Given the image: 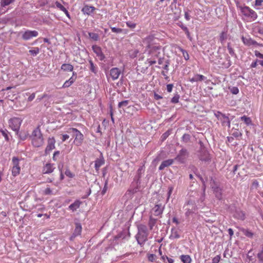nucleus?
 <instances>
[{"instance_id":"nucleus-1","label":"nucleus","mask_w":263,"mask_h":263,"mask_svg":"<svg viewBox=\"0 0 263 263\" xmlns=\"http://www.w3.org/2000/svg\"><path fill=\"white\" fill-rule=\"evenodd\" d=\"M138 232L136 236L138 243L142 246L147 240L148 230L146 226L140 224L138 227Z\"/></svg>"},{"instance_id":"nucleus-2","label":"nucleus","mask_w":263,"mask_h":263,"mask_svg":"<svg viewBox=\"0 0 263 263\" xmlns=\"http://www.w3.org/2000/svg\"><path fill=\"white\" fill-rule=\"evenodd\" d=\"M32 143L34 147H39L43 145L44 139L39 127L35 128L31 135Z\"/></svg>"},{"instance_id":"nucleus-3","label":"nucleus","mask_w":263,"mask_h":263,"mask_svg":"<svg viewBox=\"0 0 263 263\" xmlns=\"http://www.w3.org/2000/svg\"><path fill=\"white\" fill-rule=\"evenodd\" d=\"M236 6L237 8L240 9L242 15L247 18L254 21L257 18L256 12L248 6H245L242 7L239 5L238 2L236 3Z\"/></svg>"},{"instance_id":"nucleus-4","label":"nucleus","mask_w":263,"mask_h":263,"mask_svg":"<svg viewBox=\"0 0 263 263\" xmlns=\"http://www.w3.org/2000/svg\"><path fill=\"white\" fill-rule=\"evenodd\" d=\"M67 133H72V136L74 138V143L77 146H80L83 141L84 136L78 129L75 128H70Z\"/></svg>"},{"instance_id":"nucleus-5","label":"nucleus","mask_w":263,"mask_h":263,"mask_svg":"<svg viewBox=\"0 0 263 263\" xmlns=\"http://www.w3.org/2000/svg\"><path fill=\"white\" fill-rule=\"evenodd\" d=\"M145 171V168L144 165L140 166L139 169L137 171V175L136 177L137 178V180H139L140 178L141 177L142 174H143L144 173ZM136 186L133 188L132 186H130V189H128V190L127 191L126 194L129 195V194H134L135 193H136L139 189L138 187V182L136 183Z\"/></svg>"},{"instance_id":"nucleus-6","label":"nucleus","mask_w":263,"mask_h":263,"mask_svg":"<svg viewBox=\"0 0 263 263\" xmlns=\"http://www.w3.org/2000/svg\"><path fill=\"white\" fill-rule=\"evenodd\" d=\"M12 175L14 177L18 176L21 172L20 160L17 157H13L12 159Z\"/></svg>"},{"instance_id":"nucleus-7","label":"nucleus","mask_w":263,"mask_h":263,"mask_svg":"<svg viewBox=\"0 0 263 263\" xmlns=\"http://www.w3.org/2000/svg\"><path fill=\"white\" fill-rule=\"evenodd\" d=\"M149 49V54L152 58L154 59L159 57L161 51V46L157 45H149L148 46Z\"/></svg>"},{"instance_id":"nucleus-8","label":"nucleus","mask_w":263,"mask_h":263,"mask_svg":"<svg viewBox=\"0 0 263 263\" xmlns=\"http://www.w3.org/2000/svg\"><path fill=\"white\" fill-rule=\"evenodd\" d=\"M22 122V120L20 118L14 117L9 121L10 128L15 132L19 130Z\"/></svg>"},{"instance_id":"nucleus-9","label":"nucleus","mask_w":263,"mask_h":263,"mask_svg":"<svg viewBox=\"0 0 263 263\" xmlns=\"http://www.w3.org/2000/svg\"><path fill=\"white\" fill-rule=\"evenodd\" d=\"M185 208V215L186 216H189L191 214L193 213L197 209L196 205L195 202L192 200H189L186 204L184 205Z\"/></svg>"},{"instance_id":"nucleus-10","label":"nucleus","mask_w":263,"mask_h":263,"mask_svg":"<svg viewBox=\"0 0 263 263\" xmlns=\"http://www.w3.org/2000/svg\"><path fill=\"white\" fill-rule=\"evenodd\" d=\"M164 209V205L161 203L157 202L151 210V213L152 215L159 216L163 213Z\"/></svg>"},{"instance_id":"nucleus-11","label":"nucleus","mask_w":263,"mask_h":263,"mask_svg":"<svg viewBox=\"0 0 263 263\" xmlns=\"http://www.w3.org/2000/svg\"><path fill=\"white\" fill-rule=\"evenodd\" d=\"M38 32L35 30H27L22 34V38L24 40H29L33 37H36L38 35Z\"/></svg>"},{"instance_id":"nucleus-12","label":"nucleus","mask_w":263,"mask_h":263,"mask_svg":"<svg viewBox=\"0 0 263 263\" xmlns=\"http://www.w3.org/2000/svg\"><path fill=\"white\" fill-rule=\"evenodd\" d=\"M93 52L96 54L97 56L100 61H103L105 59V55L102 51L101 48L97 45H93L92 47Z\"/></svg>"},{"instance_id":"nucleus-13","label":"nucleus","mask_w":263,"mask_h":263,"mask_svg":"<svg viewBox=\"0 0 263 263\" xmlns=\"http://www.w3.org/2000/svg\"><path fill=\"white\" fill-rule=\"evenodd\" d=\"M186 155V150L185 149H182L180 151L178 155L175 158V160L178 161L180 163H183L185 159Z\"/></svg>"},{"instance_id":"nucleus-14","label":"nucleus","mask_w":263,"mask_h":263,"mask_svg":"<svg viewBox=\"0 0 263 263\" xmlns=\"http://www.w3.org/2000/svg\"><path fill=\"white\" fill-rule=\"evenodd\" d=\"M55 167L53 164L47 163L43 167L42 173L43 174H50L53 172Z\"/></svg>"},{"instance_id":"nucleus-15","label":"nucleus","mask_w":263,"mask_h":263,"mask_svg":"<svg viewBox=\"0 0 263 263\" xmlns=\"http://www.w3.org/2000/svg\"><path fill=\"white\" fill-rule=\"evenodd\" d=\"M121 74V70L118 68H112L110 70V76L112 80L118 79Z\"/></svg>"},{"instance_id":"nucleus-16","label":"nucleus","mask_w":263,"mask_h":263,"mask_svg":"<svg viewBox=\"0 0 263 263\" xmlns=\"http://www.w3.org/2000/svg\"><path fill=\"white\" fill-rule=\"evenodd\" d=\"M205 80H206V77L205 76L200 74H195L192 78L190 79V81L191 83H194L195 82H201Z\"/></svg>"},{"instance_id":"nucleus-17","label":"nucleus","mask_w":263,"mask_h":263,"mask_svg":"<svg viewBox=\"0 0 263 263\" xmlns=\"http://www.w3.org/2000/svg\"><path fill=\"white\" fill-rule=\"evenodd\" d=\"M81 204L82 202L80 200H77L68 206V209L74 212L80 208Z\"/></svg>"},{"instance_id":"nucleus-18","label":"nucleus","mask_w":263,"mask_h":263,"mask_svg":"<svg viewBox=\"0 0 263 263\" xmlns=\"http://www.w3.org/2000/svg\"><path fill=\"white\" fill-rule=\"evenodd\" d=\"M95 10V8L93 6H88L85 5L82 9V12L84 14L90 15Z\"/></svg>"},{"instance_id":"nucleus-19","label":"nucleus","mask_w":263,"mask_h":263,"mask_svg":"<svg viewBox=\"0 0 263 263\" xmlns=\"http://www.w3.org/2000/svg\"><path fill=\"white\" fill-rule=\"evenodd\" d=\"M55 139L54 138H49L48 140V144L46 148V151H51L55 148Z\"/></svg>"},{"instance_id":"nucleus-20","label":"nucleus","mask_w":263,"mask_h":263,"mask_svg":"<svg viewBox=\"0 0 263 263\" xmlns=\"http://www.w3.org/2000/svg\"><path fill=\"white\" fill-rule=\"evenodd\" d=\"M233 217L237 219L242 220L245 218V215L242 211L236 210L233 214Z\"/></svg>"},{"instance_id":"nucleus-21","label":"nucleus","mask_w":263,"mask_h":263,"mask_svg":"<svg viewBox=\"0 0 263 263\" xmlns=\"http://www.w3.org/2000/svg\"><path fill=\"white\" fill-rule=\"evenodd\" d=\"M174 162L173 159H168L165 161H163L161 165L159 167V170L161 171L163 170L165 167H167L173 164Z\"/></svg>"},{"instance_id":"nucleus-22","label":"nucleus","mask_w":263,"mask_h":263,"mask_svg":"<svg viewBox=\"0 0 263 263\" xmlns=\"http://www.w3.org/2000/svg\"><path fill=\"white\" fill-rule=\"evenodd\" d=\"M242 41L245 45L248 46L256 45L257 44L255 41L252 40L250 37H242Z\"/></svg>"},{"instance_id":"nucleus-23","label":"nucleus","mask_w":263,"mask_h":263,"mask_svg":"<svg viewBox=\"0 0 263 263\" xmlns=\"http://www.w3.org/2000/svg\"><path fill=\"white\" fill-rule=\"evenodd\" d=\"M16 134L18 136L19 138L23 141L25 140L29 135V134L27 132H19V130L16 132Z\"/></svg>"},{"instance_id":"nucleus-24","label":"nucleus","mask_w":263,"mask_h":263,"mask_svg":"<svg viewBox=\"0 0 263 263\" xmlns=\"http://www.w3.org/2000/svg\"><path fill=\"white\" fill-rule=\"evenodd\" d=\"M104 163V160L103 158H97L95 161V167L97 171H98L100 167Z\"/></svg>"},{"instance_id":"nucleus-25","label":"nucleus","mask_w":263,"mask_h":263,"mask_svg":"<svg viewBox=\"0 0 263 263\" xmlns=\"http://www.w3.org/2000/svg\"><path fill=\"white\" fill-rule=\"evenodd\" d=\"M61 68L65 71H72L73 69V66L70 64H63L62 65Z\"/></svg>"},{"instance_id":"nucleus-26","label":"nucleus","mask_w":263,"mask_h":263,"mask_svg":"<svg viewBox=\"0 0 263 263\" xmlns=\"http://www.w3.org/2000/svg\"><path fill=\"white\" fill-rule=\"evenodd\" d=\"M170 238L171 239H177L180 238L179 232L175 228H172Z\"/></svg>"},{"instance_id":"nucleus-27","label":"nucleus","mask_w":263,"mask_h":263,"mask_svg":"<svg viewBox=\"0 0 263 263\" xmlns=\"http://www.w3.org/2000/svg\"><path fill=\"white\" fill-rule=\"evenodd\" d=\"M214 192L215 194L216 197L218 199H221L222 198L221 189L219 187H213Z\"/></svg>"},{"instance_id":"nucleus-28","label":"nucleus","mask_w":263,"mask_h":263,"mask_svg":"<svg viewBox=\"0 0 263 263\" xmlns=\"http://www.w3.org/2000/svg\"><path fill=\"white\" fill-rule=\"evenodd\" d=\"M180 259L183 263H191L192 258L189 255H182Z\"/></svg>"},{"instance_id":"nucleus-29","label":"nucleus","mask_w":263,"mask_h":263,"mask_svg":"<svg viewBox=\"0 0 263 263\" xmlns=\"http://www.w3.org/2000/svg\"><path fill=\"white\" fill-rule=\"evenodd\" d=\"M82 231V227L80 223H77L76 224V228L74 229L73 235L74 236H78L81 234Z\"/></svg>"},{"instance_id":"nucleus-30","label":"nucleus","mask_w":263,"mask_h":263,"mask_svg":"<svg viewBox=\"0 0 263 263\" xmlns=\"http://www.w3.org/2000/svg\"><path fill=\"white\" fill-rule=\"evenodd\" d=\"M241 232L247 237L249 238H252L254 234L248 229L242 228L240 229Z\"/></svg>"},{"instance_id":"nucleus-31","label":"nucleus","mask_w":263,"mask_h":263,"mask_svg":"<svg viewBox=\"0 0 263 263\" xmlns=\"http://www.w3.org/2000/svg\"><path fill=\"white\" fill-rule=\"evenodd\" d=\"M240 120L243 121L246 125H249L251 124L252 121L250 118L246 116H243L240 117Z\"/></svg>"},{"instance_id":"nucleus-32","label":"nucleus","mask_w":263,"mask_h":263,"mask_svg":"<svg viewBox=\"0 0 263 263\" xmlns=\"http://www.w3.org/2000/svg\"><path fill=\"white\" fill-rule=\"evenodd\" d=\"M156 219L153 218L151 215L149 217V221H148V226L149 227L150 230H152L153 227L155 225L156 223Z\"/></svg>"},{"instance_id":"nucleus-33","label":"nucleus","mask_w":263,"mask_h":263,"mask_svg":"<svg viewBox=\"0 0 263 263\" xmlns=\"http://www.w3.org/2000/svg\"><path fill=\"white\" fill-rule=\"evenodd\" d=\"M178 49L182 52L183 57L186 61L189 60L190 57L186 50H184L181 47H179Z\"/></svg>"},{"instance_id":"nucleus-34","label":"nucleus","mask_w":263,"mask_h":263,"mask_svg":"<svg viewBox=\"0 0 263 263\" xmlns=\"http://www.w3.org/2000/svg\"><path fill=\"white\" fill-rule=\"evenodd\" d=\"M257 257L259 263H263V246L261 247V251L257 254Z\"/></svg>"},{"instance_id":"nucleus-35","label":"nucleus","mask_w":263,"mask_h":263,"mask_svg":"<svg viewBox=\"0 0 263 263\" xmlns=\"http://www.w3.org/2000/svg\"><path fill=\"white\" fill-rule=\"evenodd\" d=\"M138 52H139V51L138 50H137V49L132 50L129 51V57L131 58H135V57H137V54L138 53Z\"/></svg>"},{"instance_id":"nucleus-36","label":"nucleus","mask_w":263,"mask_h":263,"mask_svg":"<svg viewBox=\"0 0 263 263\" xmlns=\"http://www.w3.org/2000/svg\"><path fill=\"white\" fill-rule=\"evenodd\" d=\"M89 64H90V69L91 71V72L96 73H97V68L96 66L94 65L92 61L91 60H90L89 61Z\"/></svg>"},{"instance_id":"nucleus-37","label":"nucleus","mask_w":263,"mask_h":263,"mask_svg":"<svg viewBox=\"0 0 263 263\" xmlns=\"http://www.w3.org/2000/svg\"><path fill=\"white\" fill-rule=\"evenodd\" d=\"M214 115L215 117L219 120H222V117L224 118V117L227 116L226 115L222 114L220 111H217L215 112Z\"/></svg>"},{"instance_id":"nucleus-38","label":"nucleus","mask_w":263,"mask_h":263,"mask_svg":"<svg viewBox=\"0 0 263 263\" xmlns=\"http://www.w3.org/2000/svg\"><path fill=\"white\" fill-rule=\"evenodd\" d=\"M89 36L90 39L94 41H98L99 39V35L97 33L94 32H89Z\"/></svg>"},{"instance_id":"nucleus-39","label":"nucleus","mask_w":263,"mask_h":263,"mask_svg":"<svg viewBox=\"0 0 263 263\" xmlns=\"http://www.w3.org/2000/svg\"><path fill=\"white\" fill-rule=\"evenodd\" d=\"M147 257L148 261L151 262H154L157 258L156 255L153 254H148Z\"/></svg>"},{"instance_id":"nucleus-40","label":"nucleus","mask_w":263,"mask_h":263,"mask_svg":"<svg viewBox=\"0 0 263 263\" xmlns=\"http://www.w3.org/2000/svg\"><path fill=\"white\" fill-rule=\"evenodd\" d=\"M179 27L185 32L188 37L190 36V32L187 27L184 26L182 23L179 25Z\"/></svg>"},{"instance_id":"nucleus-41","label":"nucleus","mask_w":263,"mask_h":263,"mask_svg":"<svg viewBox=\"0 0 263 263\" xmlns=\"http://www.w3.org/2000/svg\"><path fill=\"white\" fill-rule=\"evenodd\" d=\"M0 132L2 133V135L4 137L5 140L8 141H9V136L8 134V131L6 129H0Z\"/></svg>"},{"instance_id":"nucleus-42","label":"nucleus","mask_w":263,"mask_h":263,"mask_svg":"<svg viewBox=\"0 0 263 263\" xmlns=\"http://www.w3.org/2000/svg\"><path fill=\"white\" fill-rule=\"evenodd\" d=\"M227 47H228V51H229V53H230V54L232 57L236 56V54L235 53L234 50L232 48V47L230 46V43L228 44Z\"/></svg>"},{"instance_id":"nucleus-43","label":"nucleus","mask_w":263,"mask_h":263,"mask_svg":"<svg viewBox=\"0 0 263 263\" xmlns=\"http://www.w3.org/2000/svg\"><path fill=\"white\" fill-rule=\"evenodd\" d=\"M40 52V49L38 47L34 48L33 49L29 50L30 54L33 56L36 55Z\"/></svg>"},{"instance_id":"nucleus-44","label":"nucleus","mask_w":263,"mask_h":263,"mask_svg":"<svg viewBox=\"0 0 263 263\" xmlns=\"http://www.w3.org/2000/svg\"><path fill=\"white\" fill-rule=\"evenodd\" d=\"M230 92L234 95H237L239 92V89L237 87H232L229 88Z\"/></svg>"},{"instance_id":"nucleus-45","label":"nucleus","mask_w":263,"mask_h":263,"mask_svg":"<svg viewBox=\"0 0 263 263\" xmlns=\"http://www.w3.org/2000/svg\"><path fill=\"white\" fill-rule=\"evenodd\" d=\"M13 1V0H1V6L5 7L11 4Z\"/></svg>"},{"instance_id":"nucleus-46","label":"nucleus","mask_w":263,"mask_h":263,"mask_svg":"<svg viewBox=\"0 0 263 263\" xmlns=\"http://www.w3.org/2000/svg\"><path fill=\"white\" fill-rule=\"evenodd\" d=\"M180 96L178 94H176L171 99V102L173 103H177L179 102Z\"/></svg>"},{"instance_id":"nucleus-47","label":"nucleus","mask_w":263,"mask_h":263,"mask_svg":"<svg viewBox=\"0 0 263 263\" xmlns=\"http://www.w3.org/2000/svg\"><path fill=\"white\" fill-rule=\"evenodd\" d=\"M128 103H129V101L128 100H124V101H121V102L119 103L118 107L119 108H120V107H122L127 106V105L128 104Z\"/></svg>"},{"instance_id":"nucleus-48","label":"nucleus","mask_w":263,"mask_h":263,"mask_svg":"<svg viewBox=\"0 0 263 263\" xmlns=\"http://www.w3.org/2000/svg\"><path fill=\"white\" fill-rule=\"evenodd\" d=\"M55 5L58 9L61 11H63L66 9L60 2L57 1L55 2Z\"/></svg>"},{"instance_id":"nucleus-49","label":"nucleus","mask_w":263,"mask_h":263,"mask_svg":"<svg viewBox=\"0 0 263 263\" xmlns=\"http://www.w3.org/2000/svg\"><path fill=\"white\" fill-rule=\"evenodd\" d=\"M44 194L46 195L53 194V191L50 188L47 187L44 191Z\"/></svg>"},{"instance_id":"nucleus-50","label":"nucleus","mask_w":263,"mask_h":263,"mask_svg":"<svg viewBox=\"0 0 263 263\" xmlns=\"http://www.w3.org/2000/svg\"><path fill=\"white\" fill-rule=\"evenodd\" d=\"M227 39V34L224 32H222L220 35V41L222 43Z\"/></svg>"},{"instance_id":"nucleus-51","label":"nucleus","mask_w":263,"mask_h":263,"mask_svg":"<svg viewBox=\"0 0 263 263\" xmlns=\"http://www.w3.org/2000/svg\"><path fill=\"white\" fill-rule=\"evenodd\" d=\"M126 24L127 27L132 29H134L136 26V24L135 23L130 21L126 22Z\"/></svg>"},{"instance_id":"nucleus-52","label":"nucleus","mask_w":263,"mask_h":263,"mask_svg":"<svg viewBox=\"0 0 263 263\" xmlns=\"http://www.w3.org/2000/svg\"><path fill=\"white\" fill-rule=\"evenodd\" d=\"M190 12L191 11L188 9L185 10L184 17L186 21H189L191 18V16L190 15Z\"/></svg>"},{"instance_id":"nucleus-53","label":"nucleus","mask_w":263,"mask_h":263,"mask_svg":"<svg viewBox=\"0 0 263 263\" xmlns=\"http://www.w3.org/2000/svg\"><path fill=\"white\" fill-rule=\"evenodd\" d=\"M183 141L187 142L190 139V136L189 134H184L182 137Z\"/></svg>"},{"instance_id":"nucleus-54","label":"nucleus","mask_w":263,"mask_h":263,"mask_svg":"<svg viewBox=\"0 0 263 263\" xmlns=\"http://www.w3.org/2000/svg\"><path fill=\"white\" fill-rule=\"evenodd\" d=\"M221 259V257L219 255H216L212 259V263H219Z\"/></svg>"},{"instance_id":"nucleus-55","label":"nucleus","mask_w":263,"mask_h":263,"mask_svg":"<svg viewBox=\"0 0 263 263\" xmlns=\"http://www.w3.org/2000/svg\"><path fill=\"white\" fill-rule=\"evenodd\" d=\"M111 30L112 32L117 33H121L122 31V29L119 28H116V27H111Z\"/></svg>"},{"instance_id":"nucleus-56","label":"nucleus","mask_w":263,"mask_h":263,"mask_svg":"<svg viewBox=\"0 0 263 263\" xmlns=\"http://www.w3.org/2000/svg\"><path fill=\"white\" fill-rule=\"evenodd\" d=\"M65 174L69 178H72L74 176V175L71 172V171L67 169L65 172Z\"/></svg>"},{"instance_id":"nucleus-57","label":"nucleus","mask_w":263,"mask_h":263,"mask_svg":"<svg viewBox=\"0 0 263 263\" xmlns=\"http://www.w3.org/2000/svg\"><path fill=\"white\" fill-rule=\"evenodd\" d=\"M168 193H167V200L169 199L170 196H171V195L172 194V192H173V189H174V187L172 186H170L168 187Z\"/></svg>"},{"instance_id":"nucleus-58","label":"nucleus","mask_w":263,"mask_h":263,"mask_svg":"<svg viewBox=\"0 0 263 263\" xmlns=\"http://www.w3.org/2000/svg\"><path fill=\"white\" fill-rule=\"evenodd\" d=\"M72 84L70 83V81L68 80H67L65 82V83L63 84L62 87L63 88H67L71 86Z\"/></svg>"},{"instance_id":"nucleus-59","label":"nucleus","mask_w":263,"mask_h":263,"mask_svg":"<svg viewBox=\"0 0 263 263\" xmlns=\"http://www.w3.org/2000/svg\"><path fill=\"white\" fill-rule=\"evenodd\" d=\"M155 59L154 58L153 60L151 59H147L146 61V63H147L149 66L152 65L156 63Z\"/></svg>"},{"instance_id":"nucleus-60","label":"nucleus","mask_w":263,"mask_h":263,"mask_svg":"<svg viewBox=\"0 0 263 263\" xmlns=\"http://www.w3.org/2000/svg\"><path fill=\"white\" fill-rule=\"evenodd\" d=\"M173 84H167L166 85L167 91L168 92H172V91L173 90Z\"/></svg>"},{"instance_id":"nucleus-61","label":"nucleus","mask_w":263,"mask_h":263,"mask_svg":"<svg viewBox=\"0 0 263 263\" xmlns=\"http://www.w3.org/2000/svg\"><path fill=\"white\" fill-rule=\"evenodd\" d=\"M263 0H255V6H261L262 4Z\"/></svg>"},{"instance_id":"nucleus-62","label":"nucleus","mask_w":263,"mask_h":263,"mask_svg":"<svg viewBox=\"0 0 263 263\" xmlns=\"http://www.w3.org/2000/svg\"><path fill=\"white\" fill-rule=\"evenodd\" d=\"M224 119H226V123H225V125L228 126V127L230 128V126H231V123H230V121L228 117H227V116L224 117Z\"/></svg>"},{"instance_id":"nucleus-63","label":"nucleus","mask_w":263,"mask_h":263,"mask_svg":"<svg viewBox=\"0 0 263 263\" xmlns=\"http://www.w3.org/2000/svg\"><path fill=\"white\" fill-rule=\"evenodd\" d=\"M255 55L256 57H258L259 58L263 59V54L260 53L258 51H255Z\"/></svg>"},{"instance_id":"nucleus-64","label":"nucleus","mask_w":263,"mask_h":263,"mask_svg":"<svg viewBox=\"0 0 263 263\" xmlns=\"http://www.w3.org/2000/svg\"><path fill=\"white\" fill-rule=\"evenodd\" d=\"M69 138V136L67 134H64L62 135V137L61 138L62 142L65 141L66 140H67Z\"/></svg>"}]
</instances>
